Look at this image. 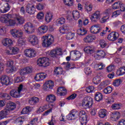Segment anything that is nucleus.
I'll list each match as a JSON object with an SVG mask.
<instances>
[{"instance_id": "nucleus-12", "label": "nucleus", "mask_w": 125, "mask_h": 125, "mask_svg": "<svg viewBox=\"0 0 125 125\" xmlns=\"http://www.w3.org/2000/svg\"><path fill=\"white\" fill-rule=\"evenodd\" d=\"M53 86H54L53 81L51 80L46 81L43 86V90H45V91H47L49 90V89H52Z\"/></svg>"}, {"instance_id": "nucleus-60", "label": "nucleus", "mask_w": 125, "mask_h": 125, "mask_svg": "<svg viewBox=\"0 0 125 125\" xmlns=\"http://www.w3.org/2000/svg\"><path fill=\"white\" fill-rule=\"evenodd\" d=\"M114 69H115V66L114 65H109L106 67V71L108 73H110V72H112Z\"/></svg>"}, {"instance_id": "nucleus-31", "label": "nucleus", "mask_w": 125, "mask_h": 125, "mask_svg": "<svg viewBox=\"0 0 125 125\" xmlns=\"http://www.w3.org/2000/svg\"><path fill=\"white\" fill-rule=\"evenodd\" d=\"M77 33L80 36H84L87 34V31L85 28H81L77 30Z\"/></svg>"}, {"instance_id": "nucleus-30", "label": "nucleus", "mask_w": 125, "mask_h": 125, "mask_svg": "<svg viewBox=\"0 0 125 125\" xmlns=\"http://www.w3.org/2000/svg\"><path fill=\"white\" fill-rule=\"evenodd\" d=\"M25 121V118L24 117H21L17 118L15 121V124L18 125H23V122Z\"/></svg>"}, {"instance_id": "nucleus-28", "label": "nucleus", "mask_w": 125, "mask_h": 125, "mask_svg": "<svg viewBox=\"0 0 125 125\" xmlns=\"http://www.w3.org/2000/svg\"><path fill=\"white\" fill-rule=\"evenodd\" d=\"M9 114V111H7L5 109L0 111V120L6 118V116Z\"/></svg>"}, {"instance_id": "nucleus-5", "label": "nucleus", "mask_w": 125, "mask_h": 125, "mask_svg": "<svg viewBox=\"0 0 125 125\" xmlns=\"http://www.w3.org/2000/svg\"><path fill=\"white\" fill-rule=\"evenodd\" d=\"M24 29L26 34L31 35L35 32V28L34 25L31 22L26 23L24 26Z\"/></svg>"}, {"instance_id": "nucleus-27", "label": "nucleus", "mask_w": 125, "mask_h": 125, "mask_svg": "<svg viewBox=\"0 0 125 125\" xmlns=\"http://www.w3.org/2000/svg\"><path fill=\"white\" fill-rule=\"evenodd\" d=\"M46 100L48 102L52 103V102H54L56 100V97L53 94H50L46 96Z\"/></svg>"}, {"instance_id": "nucleus-15", "label": "nucleus", "mask_w": 125, "mask_h": 125, "mask_svg": "<svg viewBox=\"0 0 125 125\" xmlns=\"http://www.w3.org/2000/svg\"><path fill=\"white\" fill-rule=\"evenodd\" d=\"M90 31L92 34H98V33H100L101 32L100 24H96L91 26Z\"/></svg>"}, {"instance_id": "nucleus-49", "label": "nucleus", "mask_w": 125, "mask_h": 125, "mask_svg": "<svg viewBox=\"0 0 125 125\" xmlns=\"http://www.w3.org/2000/svg\"><path fill=\"white\" fill-rule=\"evenodd\" d=\"M121 3V1H118L114 3L112 5L113 9H118V8H120Z\"/></svg>"}, {"instance_id": "nucleus-42", "label": "nucleus", "mask_w": 125, "mask_h": 125, "mask_svg": "<svg viewBox=\"0 0 125 125\" xmlns=\"http://www.w3.org/2000/svg\"><path fill=\"white\" fill-rule=\"evenodd\" d=\"M63 2L67 6H73L74 4V0H63Z\"/></svg>"}, {"instance_id": "nucleus-46", "label": "nucleus", "mask_w": 125, "mask_h": 125, "mask_svg": "<svg viewBox=\"0 0 125 125\" xmlns=\"http://www.w3.org/2000/svg\"><path fill=\"white\" fill-rule=\"evenodd\" d=\"M0 21H1L2 23H7V22H8V17L7 15H2L0 18Z\"/></svg>"}, {"instance_id": "nucleus-50", "label": "nucleus", "mask_w": 125, "mask_h": 125, "mask_svg": "<svg viewBox=\"0 0 125 125\" xmlns=\"http://www.w3.org/2000/svg\"><path fill=\"white\" fill-rule=\"evenodd\" d=\"M30 124L32 125H37L39 124V118L38 117L33 118L31 121Z\"/></svg>"}, {"instance_id": "nucleus-39", "label": "nucleus", "mask_w": 125, "mask_h": 125, "mask_svg": "<svg viewBox=\"0 0 125 125\" xmlns=\"http://www.w3.org/2000/svg\"><path fill=\"white\" fill-rule=\"evenodd\" d=\"M74 57H75L76 60H79V58H81L82 57V54L80 52V51L77 50H74L73 51Z\"/></svg>"}, {"instance_id": "nucleus-59", "label": "nucleus", "mask_w": 125, "mask_h": 125, "mask_svg": "<svg viewBox=\"0 0 125 125\" xmlns=\"http://www.w3.org/2000/svg\"><path fill=\"white\" fill-rule=\"evenodd\" d=\"M23 82V78L22 77H18L15 79V83H21Z\"/></svg>"}, {"instance_id": "nucleus-22", "label": "nucleus", "mask_w": 125, "mask_h": 125, "mask_svg": "<svg viewBox=\"0 0 125 125\" xmlns=\"http://www.w3.org/2000/svg\"><path fill=\"white\" fill-rule=\"evenodd\" d=\"M84 51L87 54H92L95 52L93 46H87L84 48Z\"/></svg>"}, {"instance_id": "nucleus-33", "label": "nucleus", "mask_w": 125, "mask_h": 125, "mask_svg": "<svg viewBox=\"0 0 125 125\" xmlns=\"http://www.w3.org/2000/svg\"><path fill=\"white\" fill-rule=\"evenodd\" d=\"M121 117V114L120 112H112L111 115V118L114 119V120L115 121V120H119Z\"/></svg>"}, {"instance_id": "nucleus-29", "label": "nucleus", "mask_w": 125, "mask_h": 125, "mask_svg": "<svg viewBox=\"0 0 125 125\" xmlns=\"http://www.w3.org/2000/svg\"><path fill=\"white\" fill-rule=\"evenodd\" d=\"M103 99V95L99 92H97L95 94V100L99 102Z\"/></svg>"}, {"instance_id": "nucleus-8", "label": "nucleus", "mask_w": 125, "mask_h": 125, "mask_svg": "<svg viewBox=\"0 0 125 125\" xmlns=\"http://www.w3.org/2000/svg\"><path fill=\"white\" fill-rule=\"evenodd\" d=\"M11 35L14 38H21L23 36V32L21 29H13L10 30Z\"/></svg>"}, {"instance_id": "nucleus-56", "label": "nucleus", "mask_w": 125, "mask_h": 125, "mask_svg": "<svg viewBox=\"0 0 125 125\" xmlns=\"http://www.w3.org/2000/svg\"><path fill=\"white\" fill-rule=\"evenodd\" d=\"M109 16H104L101 19L100 22L101 23H105V22H107V20H109Z\"/></svg>"}, {"instance_id": "nucleus-43", "label": "nucleus", "mask_w": 125, "mask_h": 125, "mask_svg": "<svg viewBox=\"0 0 125 125\" xmlns=\"http://www.w3.org/2000/svg\"><path fill=\"white\" fill-rule=\"evenodd\" d=\"M31 111V107L27 106H26L25 108H23L21 114H23L24 115L26 114H28Z\"/></svg>"}, {"instance_id": "nucleus-4", "label": "nucleus", "mask_w": 125, "mask_h": 125, "mask_svg": "<svg viewBox=\"0 0 125 125\" xmlns=\"http://www.w3.org/2000/svg\"><path fill=\"white\" fill-rule=\"evenodd\" d=\"M38 66H42L43 67H47L50 65L49 59L47 58H40L37 61Z\"/></svg>"}, {"instance_id": "nucleus-51", "label": "nucleus", "mask_w": 125, "mask_h": 125, "mask_svg": "<svg viewBox=\"0 0 125 125\" xmlns=\"http://www.w3.org/2000/svg\"><path fill=\"white\" fill-rule=\"evenodd\" d=\"M95 67H98V69L97 70H103L105 68V65L103 63H101L100 64H97L95 65Z\"/></svg>"}, {"instance_id": "nucleus-38", "label": "nucleus", "mask_w": 125, "mask_h": 125, "mask_svg": "<svg viewBox=\"0 0 125 125\" xmlns=\"http://www.w3.org/2000/svg\"><path fill=\"white\" fill-rule=\"evenodd\" d=\"M17 21L19 24L22 25V24H24V22L25 21V20H24V18L21 16H18L16 17Z\"/></svg>"}, {"instance_id": "nucleus-54", "label": "nucleus", "mask_w": 125, "mask_h": 125, "mask_svg": "<svg viewBox=\"0 0 125 125\" xmlns=\"http://www.w3.org/2000/svg\"><path fill=\"white\" fill-rule=\"evenodd\" d=\"M121 11L120 10H118L115 11H114L111 16V17L114 18V17H117V16H119L120 14H121Z\"/></svg>"}, {"instance_id": "nucleus-10", "label": "nucleus", "mask_w": 125, "mask_h": 125, "mask_svg": "<svg viewBox=\"0 0 125 125\" xmlns=\"http://www.w3.org/2000/svg\"><path fill=\"white\" fill-rule=\"evenodd\" d=\"M28 41L32 45L39 44V39L36 35H30L28 38Z\"/></svg>"}, {"instance_id": "nucleus-25", "label": "nucleus", "mask_w": 125, "mask_h": 125, "mask_svg": "<svg viewBox=\"0 0 125 125\" xmlns=\"http://www.w3.org/2000/svg\"><path fill=\"white\" fill-rule=\"evenodd\" d=\"M93 40H94V38H93V36L91 35H89L86 36L83 39V41L84 42H86V43H89L90 42H93Z\"/></svg>"}, {"instance_id": "nucleus-20", "label": "nucleus", "mask_w": 125, "mask_h": 125, "mask_svg": "<svg viewBox=\"0 0 125 125\" xmlns=\"http://www.w3.org/2000/svg\"><path fill=\"white\" fill-rule=\"evenodd\" d=\"M40 102V99L37 97H33L29 99L28 103L30 105L34 106L37 105Z\"/></svg>"}, {"instance_id": "nucleus-53", "label": "nucleus", "mask_w": 125, "mask_h": 125, "mask_svg": "<svg viewBox=\"0 0 125 125\" xmlns=\"http://www.w3.org/2000/svg\"><path fill=\"white\" fill-rule=\"evenodd\" d=\"M74 37H75V33L69 32L67 34L66 38L67 40H72L74 39Z\"/></svg>"}, {"instance_id": "nucleus-26", "label": "nucleus", "mask_w": 125, "mask_h": 125, "mask_svg": "<svg viewBox=\"0 0 125 125\" xmlns=\"http://www.w3.org/2000/svg\"><path fill=\"white\" fill-rule=\"evenodd\" d=\"M12 40H11V39L7 38L3 40V45H4V46H7V47L11 46V45H12Z\"/></svg>"}, {"instance_id": "nucleus-18", "label": "nucleus", "mask_w": 125, "mask_h": 125, "mask_svg": "<svg viewBox=\"0 0 125 125\" xmlns=\"http://www.w3.org/2000/svg\"><path fill=\"white\" fill-rule=\"evenodd\" d=\"M0 82L2 84H5V85H8L10 83V80L9 77L6 75H3L0 79Z\"/></svg>"}, {"instance_id": "nucleus-45", "label": "nucleus", "mask_w": 125, "mask_h": 125, "mask_svg": "<svg viewBox=\"0 0 125 125\" xmlns=\"http://www.w3.org/2000/svg\"><path fill=\"white\" fill-rule=\"evenodd\" d=\"M122 83L123 81L121 79H116L113 82V84L114 86H119Z\"/></svg>"}, {"instance_id": "nucleus-16", "label": "nucleus", "mask_w": 125, "mask_h": 125, "mask_svg": "<svg viewBox=\"0 0 125 125\" xmlns=\"http://www.w3.org/2000/svg\"><path fill=\"white\" fill-rule=\"evenodd\" d=\"M119 36L120 35L119 34V33L113 32L108 35L107 39L109 41L114 42V41L118 40Z\"/></svg>"}, {"instance_id": "nucleus-21", "label": "nucleus", "mask_w": 125, "mask_h": 125, "mask_svg": "<svg viewBox=\"0 0 125 125\" xmlns=\"http://www.w3.org/2000/svg\"><path fill=\"white\" fill-rule=\"evenodd\" d=\"M57 94L60 96H64L67 94V90L63 87H60L57 90Z\"/></svg>"}, {"instance_id": "nucleus-7", "label": "nucleus", "mask_w": 125, "mask_h": 125, "mask_svg": "<svg viewBox=\"0 0 125 125\" xmlns=\"http://www.w3.org/2000/svg\"><path fill=\"white\" fill-rule=\"evenodd\" d=\"M86 115H85V112L83 110L80 111L79 113V121L82 125H86L87 119Z\"/></svg>"}, {"instance_id": "nucleus-9", "label": "nucleus", "mask_w": 125, "mask_h": 125, "mask_svg": "<svg viewBox=\"0 0 125 125\" xmlns=\"http://www.w3.org/2000/svg\"><path fill=\"white\" fill-rule=\"evenodd\" d=\"M24 54L26 57L33 58V57H36L37 53L36 52V50H35L34 49L29 48L26 49L24 51Z\"/></svg>"}, {"instance_id": "nucleus-23", "label": "nucleus", "mask_w": 125, "mask_h": 125, "mask_svg": "<svg viewBox=\"0 0 125 125\" xmlns=\"http://www.w3.org/2000/svg\"><path fill=\"white\" fill-rule=\"evenodd\" d=\"M9 9H10L9 4H8V3H5L4 5L0 8V11L1 13H6Z\"/></svg>"}, {"instance_id": "nucleus-40", "label": "nucleus", "mask_w": 125, "mask_h": 125, "mask_svg": "<svg viewBox=\"0 0 125 125\" xmlns=\"http://www.w3.org/2000/svg\"><path fill=\"white\" fill-rule=\"evenodd\" d=\"M72 15L74 20H78L80 18V12L77 10L73 11Z\"/></svg>"}, {"instance_id": "nucleus-57", "label": "nucleus", "mask_w": 125, "mask_h": 125, "mask_svg": "<svg viewBox=\"0 0 125 125\" xmlns=\"http://www.w3.org/2000/svg\"><path fill=\"white\" fill-rule=\"evenodd\" d=\"M100 45L101 47L102 48H104V47H106V46L107 45V43H106V42L104 40H101L100 41Z\"/></svg>"}, {"instance_id": "nucleus-24", "label": "nucleus", "mask_w": 125, "mask_h": 125, "mask_svg": "<svg viewBox=\"0 0 125 125\" xmlns=\"http://www.w3.org/2000/svg\"><path fill=\"white\" fill-rule=\"evenodd\" d=\"M106 56V53L102 50H98L97 51L96 55L95 57H99V58H104Z\"/></svg>"}, {"instance_id": "nucleus-6", "label": "nucleus", "mask_w": 125, "mask_h": 125, "mask_svg": "<svg viewBox=\"0 0 125 125\" xmlns=\"http://www.w3.org/2000/svg\"><path fill=\"white\" fill-rule=\"evenodd\" d=\"M49 55L51 57L57 58L58 56L63 55V52L61 48L54 49L50 51Z\"/></svg>"}, {"instance_id": "nucleus-62", "label": "nucleus", "mask_w": 125, "mask_h": 125, "mask_svg": "<svg viewBox=\"0 0 125 125\" xmlns=\"http://www.w3.org/2000/svg\"><path fill=\"white\" fill-rule=\"evenodd\" d=\"M84 72L86 75L91 74V70H90V68L89 67H85L84 69Z\"/></svg>"}, {"instance_id": "nucleus-11", "label": "nucleus", "mask_w": 125, "mask_h": 125, "mask_svg": "<svg viewBox=\"0 0 125 125\" xmlns=\"http://www.w3.org/2000/svg\"><path fill=\"white\" fill-rule=\"evenodd\" d=\"M100 11H97L94 14L89 16V18L92 22H97V20L100 18Z\"/></svg>"}, {"instance_id": "nucleus-37", "label": "nucleus", "mask_w": 125, "mask_h": 125, "mask_svg": "<svg viewBox=\"0 0 125 125\" xmlns=\"http://www.w3.org/2000/svg\"><path fill=\"white\" fill-rule=\"evenodd\" d=\"M107 115V111L105 109H102L99 112V116L100 118H105Z\"/></svg>"}, {"instance_id": "nucleus-44", "label": "nucleus", "mask_w": 125, "mask_h": 125, "mask_svg": "<svg viewBox=\"0 0 125 125\" xmlns=\"http://www.w3.org/2000/svg\"><path fill=\"white\" fill-rule=\"evenodd\" d=\"M0 96L1 98H4L6 100H9L11 98L10 95L7 93H0Z\"/></svg>"}, {"instance_id": "nucleus-47", "label": "nucleus", "mask_w": 125, "mask_h": 125, "mask_svg": "<svg viewBox=\"0 0 125 125\" xmlns=\"http://www.w3.org/2000/svg\"><path fill=\"white\" fill-rule=\"evenodd\" d=\"M10 68L6 69L7 73H13V72H16L17 69L14 66H10Z\"/></svg>"}, {"instance_id": "nucleus-1", "label": "nucleus", "mask_w": 125, "mask_h": 125, "mask_svg": "<svg viewBox=\"0 0 125 125\" xmlns=\"http://www.w3.org/2000/svg\"><path fill=\"white\" fill-rule=\"evenodd\" d=\"M43 42L42 43L43 46L48 47L54 42V37L52 35H48L47 36H43Z\"/></svg>"}, {"instance_id": "nucleus-35", "label": "nucleus", "mask_w": 125, "mask_h": 125, "mask_svg": "<svg viewBox=\"0 0 125 125\" xmlns=\"http://www.w3.org/2000/svg\"><path fill=\"white\" fill-rule=\"evenodd\" d=\"M55 75H62L63 74V68L60 67H57L54 71Z\"/></svg>"}, {"instance_id": "nucleus-63", "label": "nucleus", "mask_w": 125, "mask_h": 125, "mask_svg": "<svg viewBox=\"0 0 125 125\" xmlns=\"http://www.w3.org/2000/svg\"><path fill=\"white\" fill-rule=\"evenodd\" d=\"M119 75L120 76H122V75H125V67H123L122 68H120L119 69Z\"/></svg>"}, {"instance_id": "nucleus-52", "label": "nucleus", "mask_w": 125, "mask_h": 125, "mask_svg": "<svg viewBox=\"0 0 125 125\" xmlns=\"http://www.w3.org/2000/svg\"><path fill=\"white\" fill-rule=\"evenodd\" d=\"M94 90V87L93 86H90L86 88L85 91L88 93H91Z\"/></svg>"}, {"instance_id": "nucleus-2", "label": "nucleus", "mask_w": 125, "mask_h": 125, "mask_svg": "<svg viewBox=\"0 0 125 125\" xmlns=\"http://www.w3.org/2000/svg\"><path fill=\"white\" fill-rule=\"evenodd\" d=\"M82 106L85 109H89L93 105V100L90 97H85L82 101Z\"/></svg>"}, {"instance_id": "nucleus-17", "label": "nucleus", "mask_w": 125, "mask_h": 125, "mask_svg": "<svg viewBox=\"0 0 125 125\" xmlns=\"http://www.w3.org/2000/svg\"><path fill=\"white\" fill-rule=\"evenodd\" d=\"M76 116H78V111L73 109L70 111L69 114L66 116V119L69 121H72V120H74L75 119Z\"/></svg>"}, {"instance_id": "nucleus-61", "label": "nucleus", "mask_w": 125, "mask_h": 125, "mask_svg": "<svg viewBox=\"0 0 125 125\" xmlns=\"http://www.w3.org/2000/svg\"><path fill=\"white\" fill-rule=\"evenodd\" d=\"M48 108V105H45L43 106H41L39 108V112L40 113H42V112H43V111L46 110Z\"/></svg>"}, {"instance_id": "nucleus-34", "label": "nucleus", "mask_w": 125, "mask_h": 125, "mask_svg": "<svg viewBox=\"0 0 125 125\" xmlns=\"http://www.w3.org/2000/svg\"><path fill=\"white\" fill-rule=\"evenodd\" d=\"M65 22H66L65 18L62 17L57 20L56 24L58 26H61V25H63V24H65Z\"/></svg>"}, {"instance_id": "nucleus-13", "label": "nucleus", "mask_w": 125, "mask_h": 125, "mask_svg": "<svg viewBox=\"0 0 125 125\" xmlns=\"http://www.w3.org/2000/svg\"><path fill=\"white\" fill-rule=\"evenodd\" d=\"M47 77V74L45 73L41 72L37 73L35 76L34 79L37 82H41L43 81Z\"/></svg>"}, {"instance_id": "nucleus-48", "label": "nucleus", "mask_w": 125, "mask_h": 125, "mask_svg": "<svg viewBox=\"0 0 125 125\" xmlns=\"http://www.w3.org/2000/svg\"><path fill=\"white\" fill-rule=\"evenodd\" d=\"M121 105L122 104H112L111 108L113 109V110H119V109H121Z\"/></svg>"}, {"instance_id": "nucleus-41", "label": "nucleus", "mask_w": 125, "mask_h": 125, "mask_svg": "<svg viewBox=\"0 0 125 125\" xmlns=\"http://www.w3.org/2000/svg\"><path fill=\"white\" fill-rule=\"evenodd\" d=\"M103 91L105 94H109L113 91V88L111 86L106 87L104 89Z\"/></svg>"}, {"instance_id": "nucleus-55", "label": "nucleus", "mask_w": 125, "mask_h": 125, "mask_svg": "<svg viewBox=\"0 0 125 125\" xmlns=\"http://www.w3.org/2000/svg\"><path fill=\"white\" fill-rule=\"evenodd\" d=\"M12 54H17L19 52V49L18 47H14L11 48Z\"/></svg>"}, {"instance_id": "nucleus-64", "label": "nucleus", "mask_w": 125, "mask_h": 125, "mask_svg": "<svg viewBox=\"0 0 125 125\" xmlns=\"http://www.w3.org/2000/svg\"><path fill=\"white\" fill-rule=\"evenodd\" d=\"M36 7L38 10H42V9H43L44 6L42 4L39 3L36 5Z\"/></svg>"}, {"instance_id": "nucleus-14", "label": "nucleus", "mask_w": 125, "mask_h": 125, "mask_svg": "<svg viewBox=\"0 0 125 125\" xmlns=\"http://www.w3.org/2000/svg\"><path fill=\"white\" fill-rule=\"evenodd\" d=\"M35 11H36L35 6L32 3H28L26 5V12L32 15L35 14Z\"/></svg>"}, {"instance_id": "nucleus-19", "label": "nucleus", "mask_w": 125, "mask_h": 125, "mask_svg": "<svg viewBox=\"0 0 125 125\" xmlns=\"http://www.w3.org/2000/svg\"><path fill=\"white\" fill-rule=\"evenodd\" d=\"M16 108V104L14 103H8L6 104L5 109L9 112L10 114V112L11 111H13V110H15Z\"/></svg>"}, {"instance_id": "nucleus-36", "label": "nucleus", "mask_w": 125, "mask_h": 125, "mask_svg": "<svg viewBox=\"0 0 125 125\" xmlns=\"http://www.w3.org/2000/svg\"><path fill=\"white\" fill-rule=\"evenodd\" d=\"M52 17H53V15L51 13H47L45 17V20L46 22H49L52 20Z\"/></svg>"}, {"instance_id": "nucleus-58", "label": "nucleus", "mask_w": 125, "mask_h": 125, "mask_svg": "<svg viewBox=\"0 0 125 125\" xmlns=\"http://www.w3.org/2000/svg\"><path fill=\"white\" fill-rule=\"evenodd\" d=\"M43 17H44V14H43V13H42V12L39 13L37 14V18L39 20H42V19H43Z\"/></svg>"}, {"instance_id": "nucleus-32", "label": "nucleus", "mask_w": 125, "mask_h": 125, "mask_svg": "<svg viewBox=\"0 0 125 125\" xmlns=\"http://www.w3.org/2000/svg\"><path fill=\"white\" fill-rule=\"evenodd\" d=\"M47 30H48V28L47 26L45 25H42L38 29L39 32H40L41 34L45 33L46 32H47Z\"/></svg>"}, {"instance_id": "nucleus-3", "label": "nucleus", "mask_w": 125, "mask_h": 125, "mask_svg": "<svg viewBox=\"0 0 125 125\" xmlns=\"http://www.w3.org/2000/svg\"><path fill=\"white\" fill-rule=\"evenodd\" d=\"M23 84H21L18 87V90H12L10 92L11 96H12V97H14L15 98H18L20 97L21 91L23 90Z\"/></svg>"}]
</instances>
